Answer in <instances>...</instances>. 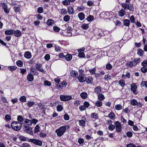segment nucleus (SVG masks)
Masks as SVG:
<instances>
[{
  "mask_svg": "<svg viewBox=\"0 0 147 147\" xmlns=\"http://www.w3.org/2000/svg\"><path fill=\"white\" fill-rule=\"evenodd\" d=\"M17 120L18 121V122L22 123V122L23 121L24 119L22 116L18 115L17 117Z\"/></svg>",
  "mask_w": 147,
  "mask_h": 147,
  "instance_id": "nucleus-37",
  "label": "nucleus"
},
{
  "mask_svg": "<svg viewBox=\"0 0 147 147\" xmlns=\"http://www.w3.org/2000/svg\"><path fill=\"white\" fill-rule=\"evenodd\" d=\"M44 11V9L42 7H39L37 8V12L39 13H42Z\"/></svg>",
  "mask_w": 147,
  "mask_h": 147,
  "instance_id": "nucleus-43",
  "label": "nucleus"
},
{
  "mask_svg": "<svg viewBox=\"0 0 147 147\" xmlns=\"http://www.w3.org/2000/svg\"><path fill=\"white\" fill-rule=\"evenodd\" d=\"M137 86L136 84L133 83L131 85V91L135 94H137L138 92L137 91Z\"/></svg>",
  "mask_w": 147,
  "mask_h": 147,
  "instance_id": "nucleus-9",
  "label": "nucleus"
},
{
  "mask_svg": "<svg viewBox=\"0 0 147 147\" xmlns=\"http://www.w3.org/2000/svg\"><path fill=\"white\" fill-rule=\"evenodd\" d=\"M70 75L74 78H76L78 76V74L77 71L73 70L70 72Z\"/></svg>",
  "mask_w": 147,
  "mask_h": 147,
  "instance_id": "nucleus-13",
  "label": "nucleus"
},
{
  "mask_svg": "<svg viewBox=\"0 0 147 147\" xmlns=\"http://www.w3.org/2000/svg\"><path fill=\"white\" fill-rule=\"evenodd\" d=\"M25 122L28 125L31 126L32 124V121L27 119H26Z\"/></svg>",
  "mask_w": 147,
  "mask_h": 147,
  "instance_id": "nucleus-29",
  "label": "nucleus"
},
{
  "mask_svg": "<svg viewBox=\"0 0 147 147\" xmlns=\"http://www.w3.org/2000/svg\"><path fill=\"white\" fill-rule=\"evenodd\" d=\"M68 12L70 14H73L74 13V11L72 7H69L68 9Z\"/></svg>",
  "mask_w": 147,
  "mask_h": 147,
  "instance_id": "nucleus-22",
  "label": "nucleus"
},
{
  "mask_svg": "<svg viewBox=\"0 0 147 147\" xmlns=\"http://www.w3.org/2000/svg\"><path fill=\"white\" fill-rule=\"evenodd\" d=\"M86 82L87 83L91 84L93 82V79L90 76H88L86 78L84 82Z\"/></svg>",
  "mask_w": 147,
  "mask_h": 147,
  "instance_id": "nucleus-14",
  "label": "nucleus"
},
{
  "mask_svg": "<svg viewBox=\"0 0 147 147\" xmlns=\"http://www.w3.org/2000/svg\"><path fill=\"white\" fill-rule=\"evenodd\" d=\"M108 117L111 119H113L115 118V115L114 113L112 112L109 114Z\"/></svg>",
  "mask_w": 147,
  "mask_h": 147,
  "instance_id": "nucleus-34",
  "label": "nucleus"
},
{
  "mask_svg": "<svg viewBox=\"0 0 147 147\" xmlns=\"http://www.w3.org/2000/svg\"><path fill=\"white\" fill-rule=\"evenodd\" d=\"M79 125L81 126H84L85 124V121L83 120L79 121Z\"/></svg>",
  "mask_w": 147,
  "mask_h": 147,
  "instance_id": "nucleus-39",
  "label": "nucleus"
},
{
  "mask_svg": "<svg viewBox=\"0 0 147 147\" xmlns=\"http://www.w3.org/2000/svg\"><path fill=\"white\" fill-rule=\"evenodd\" d=\"M19 100L21 102H24L26 101V98L25 96H22L20 98Z\"/></svg>",
  "mask_w": 147,
  "mask_h": 147,
  "instance_id": "nucleus-41",
  "label": "nucleus"
},
{
  "mask_svg": "<svg viewBox=\"0 0 147 147\" xmlns=\"http://www.w3.org/2000/svg\"><path fill=\"white\" fill-rule=\"evenodd\" d=\"M67 126L65 125L60 127L59 128L55 130V132L57 135L59 137L61 136L66 130Z\"/></svg>",
  "mask_w": 147,
  "mask_h": 147,
  "instance_id": "nucleus-2",
  "label": "nucleus"
},
{
  "mask_svg": "<svg viewBox=\"0 0 147 147\" xmlns=\"http://www.w3.org/2000/svg\"><path fill=\"white\" fill-rule=\"evenodd\" d=\"M16 64L19 67H21L23 66V63L22 61L18 60L16 62Z\"/></svg>",
  "mask_w": 147,
  "mask_h": 147,
  "instance_id": "nucleus-40",
  "label": "nucleus"
},
{
  "mask_svg": "<svg viewBox=\"0 0 147 147\" xmlns=\"http://www.w3.org/2000/svg\"><path fill=\"white\" fill-rule=\"evenodd\" d=\"M11 127L14 130L18 131L21 129L22 127V123L18 121H13L11 124Z\"/></svg>",
  "mask_w": 147,
  "mask_h": 147,
  "instance_id": "nucleus-1",
  "label": "nucleus"
},
{
  "mask_svg": "<svg viewBox=\"0 0 147 147\" xmlns=\"http://www.w3.org/2000/svg\"><path fill=\"white\" fill-rule=\"evenodd\" d=\"M95 105L97 107H101L102 106V102L101 101L99 100L96 102Z\"/></svg>",
  "mask_w": 147,
  "mask_h": 147,
  "instance_id": "nucleus-32",
  "label": "nucleus"
},
{
  "mask_svg": "<svg viewBox=\"0 0 147 147\" xmlns=\"http://www.w3.org/2000/svg\"><path fill=\"white\" fill-rule=\"evenodd\" d=\"M78 17L81 20H82L85 18V15L83 13L80 12L78 13Z\"/></svg>",
  "mask_w": 147,
  "mask_h": 147,
  "instance_id": "nucleus-21",
  "label": "nucleus"
},
{
  "mask_svg": "<svg viewBox=\"0 0 147 147\" xmlns=\"http://www.w3.org/2000/svg\"><path fill=\"white\" fill-rule=\"evenodd\" d=\"M50 58V56L49 54H46L44 57V59L47 61L49 60Z\"/></svg>",
  "mask_w": 147,
  "mask_h": 147,
  "instance_id": "nucleus-58",
  "label": "nucleus"
},
{
  "mask_svg": "<svg viewBox=\"0 0 147 147\" xmlns=\"http://www.w3.org/2000/svg\"><path fill=\"white\" fill-rule=\"evenodd\" d=\"M60 98L62 101H66L71 100L72 97L71 96L60 95Z\"/></svg>",
  "mask_w": 147,
  "mask_h": 147,
  "instance_id": "nucleus-5",
  "label": "nucleus"
},
{
  "mask_svg": "<svg viewBox=\"0 0 147 147\" xmlns=\"http://www.w3.org/2000/svg\"><path fill=\"white\" fill-rule=\"evenodd\" d=\"M21 147H31V146L25 142L23 143L21 146Z\"/></svg>",
  "mask_w": 147,
  "mask_h": 147,
  "instance_id": "nucleus-52",
  "label": "nucleus"
},
{
  "mask_svg": "<svg viewBox=\"0 0 147 147\" xmlns=\"http://www.w3.org/2000/svg\"><path fill=\"white\" fill-rule=\"evenodd\" d=\"M1 5L6 13L8 14L9 13L10 9L7 8V4L6 3H1Z\"/></svg>",
  "mask_w": 147,
  "mask_h": 147,
  "instance_id": "nucleus-7",
  "label": "nucleus"
},
{
  "mask_svg": "<svg viewBox=\"0 0 147 147\" xmlns=\"http://www.w3.org/2000/svg\"><path fill=\"white\" fill-rule=\"evenodd\" d=\"M27 79L29 81H32L34 79L33 76L31 73L29 74L27 76Z\"/></svg>",
  "mask_w": 147,
  "mask_h": 147,
  "instance_id": "nucleus-19",
  "label": "nucleus"
},
{
  "mask_svg": "<svg viewBox=\"0 0 147 147\" xmlns=\"http://www.w3.org/2000/svg\"><path fill=\"white\" fill-rule=\"evenodd\" d=\"M123 23L124 25L129 26V25L130 21L128 19H125L123 20Z\"/></svg>",
  "mask_w": 147,
  "mask_h": 147,
  "instance_id": "nucleus-25",
  "label": "nucleus"
},
{
  "mask_svg": "<svg viewBox=\"0 0 147 147\" xmlns=\"http://www.w3.org/2000/svg\"><path fill=\"white\" fill-rule=\"evenodd\" d=\"M14 35L16 37H19L22 35V32L21 31L19 30H17L15 31L14 30Z\"/></svg>",
  "mask_w": 147,
  "mask_h": 147,
  "instance_id": "nucleus-16",
  "label": "nucleus"
},
{
  "mask_svg": "<svg viewBox=\"0 0 147 147\" xmlns=\"http://www.w3.org/2000/svg\"><path fill=\"white\" fill-rule=\"evenodd\" d=\"M42 65L40 63H36V68L39 71L45 73V71L43 68H42Z\"/></svg>",
  "mask_w": 147,
  "mask_h": 147,
  "instance_id": "nucleus-10",
  "label": "nucleus"
},
{
  "mask_svg": "<svg viewBox=\"0 0 147 147\" xmlns=\"http://www.w3.org/2000/svg\"><path fill=\"white\" fill-rule=\"evenodd\" d=\"M119 84L122 87H123L125 85V82L123 80H120L119 82Z\"/></svg>",
  "mask_w": 147,
  "mask_h": 147,
  "instance_id": "nucleus-30",
  "label": "nucleus"
},
{
  "mask_svg": "<svg viewBox=\"0 0 147 147\" xmlns=\"http://www.w3.org/2000/svg\"><path fill=\"white\" fill-rule=\"evenodd\" d=\"M67 11L66 9H62L61 10V14L65 15L67 14Z\"/></svg>",
  "mask_w": 147,
  "mask_h": 147,
  "instance_id": "nucleus-51",
  "label": "nucleus"
},
{
  "mask_svg": "<svg viewBox=\"0 0 147 147\" xmlns=\"http://www.w3.org/2000/svg\"><path fill=\"white\" fill-rule=\"evenodd\" d=\"M53 30L56 32H59L60 30L59 28L57 26H54L53 27Z\"/></svg>",
  "mask_w": 147,
  "mask_h": 147,
  "instance_id": "nucleus-61",
  "label": "nucleus"
},
{
  "mask_svg": "<svg viewBox=\"0 0 147 147\" xmlns=\"http://www.w3.org/2000/svg\"><path fill=\"white\" fill-rule=\"evenodd\" d=\"M57 108L58 111H61L62 110L63 107L61 105H59L57 106Z\"/></svg>",
  "mask_w": 147,
  "mask_h": 147,
  "instance_id": "nucleus-54",
  "label": "nucleus"
},
{
  "mask_svg": "<svg viewBox=\"0 0 147 147\" xmlns=\"http://www.w3.org/2000/svg\"><path fill=\"white\" fill-rule=\"evenodd\" d=\"M127 136L129 138H131L133 135V134L131 131H128L126 133Z\"/></svg>",
  "mask_w": 147,
  "mask_h": 147,
  "instance_id": "nucleus-63",
  "label": "nucleus"
},
{
  "mask_svg": "<svg viewBox=\"0 0 147 147\" xmlns=\"http://www.w3.org/2000/svg\"><path fill=\"white\" fill-rule=\"evenodd\" d=\"M44 84L45 85L48 86H50L51 85V82L47 80H45L44 81Z\"/></svg>",
  "mask_w": 147,
  "mask_h": 147,
  "instance_id": "nucleus-49",
  "label": "nucleus"
},
{
  "mask_svg": "<svg viewBox=\"0 0 147 147\" xmlns=\"http://www.w3.org/2000/svg\"><path fill=\"white\" fill-rule=\"evenodd\" d=\"M19 138L22 141H25L26 140V137L22 136H20L19 137Z\"/></svg>",
  "mask_w": 147,
  "mask_h": 147,
  "instance_id": "nucleus-55",
  "label": "nucleus"
},
{
  "mask_svg": "<svg viewBox=\"0 0 147 147\" xmlns=\"http://www.w3.org/2000/svg\"><path fill=\"white\" fill-rule=\"evenodd\" d=\"M125 14V11L124 9H122L119 11V16H123Z\"/></svg>",
  "mask_w": 147,
  "mask_h": 147,
  "instance_id": "nucleus-20",
  "label": "nucleus"
},
{
  "mask_svg": "<svg viewBox=\"0 0 147 147\" xmlns=\"http://www.w3.org/2000/svg\"><path fill=\"white\" fill-rule=\"evenodd\" d=\"M5 120L7 121H9L11 119L10 115L9 114H6L5 116Z\"/></svg>",
  "mask_w": 147,
  "mask_h": 147,
  "instance_id": "nucleus-42",
  "label": "nucleus"
},
{
  "mask_svg": "<svg viewBox=\"0 0 147 147\" xmlns=\"http://www.w3.org/2000/svg\"><path fill=\"white\" fill-rule=\"evenodd\" d=\"M126 65L127 67H132L136 66V64L135 63V62L133 61L127 62L126 63Z\"/></svg>",
  "mask_w": 147,
  "mask_h": 147,
  "instance_id": "nucleus-12",
  "label": "nucleus"
},
{
  "mask_svg": "<svg viewBox=\"0 0 147 147\" xmlns=\"http://www.w3.org/2000/svg\"><path fill=\"white\" fill-rule=\"evenodd\" d=\"M98 98L99 100L102 101L105 99V97L103 94L100 93L98 95Z\"/></svg>",
  "mask_w": 147,
  "mask_h": 147,
  "instance_id": "nucleus-28",
  "label": "nucleus"
},
{
  "mask_svg": "<svg viewBox=\"0 0 147 147\" xmlns=\"http://www.w3.org/2000/svg\"><path fill=\"white\" fill-rule=\"evenodd\" d=\"M102 91V88L100 86L96 87L94 90V92L96 94H98L101 92Z\"/></svg>",
  "mask_w": 147,
  "mask_h": 147,
  "instance_id": "nucleus-17",
  "label": "nucleus"
},
{
  "mask_svg": "<svg viewBox=\"0 0 147 147\" xmlns=\"http://www.w3.org/2000/svg\"><path fill=\"white\" fill-rule=\"evenodd\" d=\"M24 56L25 58L27 59H30L32 55L30 52L27 51L25 52Z\"/></svg>",
  "mask_w": 147,
  "mask_h": 147,
  "instance_id": "nucleus-15",
  "label": "nucleus"
},
{
  "mask_svg": "<svg viewBox=\"0 0 147 147\" xmlns=\"http://www.w3.org/2000/svg\"><path fill=\"white\" fill-rule=\"evenodd\" d=\"M80 96L82 99H85L87 98L88 94L86 92H83L80 94Z\"/></svg>",
  "mask_w": 147,
  "mask_h": 147,
  "instance_id": "nucleus-24",
  "label": "nucleus"
},
{
  "mask_svg": "<svg viewBox=\"0 0 147 147\" xmlns=\"http://www.w3.org/2000/svg\"><path fill=\"white\" fill-rule=\"evenodd\" d=\"M14 33V30L13 29H9L6 30L5 32V33L6 35L13 34Z\"/></svg>",
  "mask_w": 147,
  "mask_h": 147,
  "instance_id": "nucleus-18",
  "label": "nucleus"
},
{
  "mask_svg": "<svg viewBox=\"0 0 147 147\" xmlns=\"http://www.w3.org/2000/svg\"><path fill=\"white\" fill-rule=\"evenodd\" d=\"M116 127V131L118 132H120L121 131V127L120 123L118 121L115 122V124Z\"/></svg>",
  "mask_w": 147,
  "mask_h": 147,
  "instance_id": "nucleus-8",
  "label": "nucleus"
},
{
  "mask_svg": "<svg viewBox=\"0 0 147 147\" xmlns=\"http://www.w3.org/2000/svg\"><path fill=\"white\" fill-rule=\"evenodd\" d=\"M144 51L141 49H139L138 50L137 54L140 56L143 55Z\"/></svg>",
  "mask_w": 147,
  "mask_h": 147,
  "instance_id": "nucleus-31",
  "label": "nucleus"
},
{
  "mask_svg": "<svg viewBox=\"0 0 147 147\" xmlns=\"http://www.w3.org/2000/svg\"><path fill=\"white\" fill-rule=\"evenodd\" d=\"M40 127L39 126L37 125H36L34 128V133H36L40 131Z\"/></svg>",
  "mask_w": 147,
  "mask_h": 147,
  "instance_id": "nucleus-27",
  "label": "nucleus"
},
{
  "mask_svg": "<svg viewBox=\"0 0 147 147\" xmlns=\"http://www.w3.org/2000/svg\"><path fill=\"white\" fill-rule=\"evenodd\" d=\"M17 68L16 66H10L8 67L9 69L11 71H13L16 69Z\"/></svg>",
  "mask_w": 147,
  "mask_h": 147,
  "instance_id": "nucleus-62",
  "label": "nucleus"
},
{
  "mask_svg": "<svg viewBox=\"0 0 147 147\" xmlns=\"http://www.w3.org/2000/svg\"><path fill=\"white\" fill-rule=\"evenodd\" d=\"M63 4L65 5H67L70 4V2L68 0H65L62 2Z\"/></svg>",
  "mask_w": 147,
  "mask_h": 147,
  "instance_id": "nucleus-47",
  "label": "nucleus"
},
{
  "mask_svg": "<svg viewBox=\"0 0 147 147\" xmlns=\"http://www.w3.org/2000/svg\"><path fill=\"white\" fill-rule=\"evenodd\" d=\"M70 19V16H69L67 15H65L63 19L64 21L67 22Z\"/></svg>",
  "mask_w": 147,
  "mask_h": 147,
  "instance_id": "nucleus-44",
  "label": "nucleus"
},
{
  "mask_svg": "<svg viewBox=\"0 0 147 147\" xmlns=\"http://www.w3.org/2000/svg\"><path fill=\"white\" fill-rule=\"evenodd\" d=\"M94 19V17L93 16L90 15L86 20H87L89 22H91Z\"/></svg>",
  "mask_w": 147,
  "mask_h": 147,
  "instance_id": "nucleus-38",
  "label": "nucleus"
},
{
  "mask_svg": "<svg viewBox=\"0 0 147 147\" xmlns=\"http://www.w3.org/2000/svg\"><path fill=\"white\" fill-rule=\"evenodd\" d=\"M84 74H80L79 76H78V79L79 81L81 82H84Z\"/></svg>",
  "mask_w": 147,
  "mask_h": 147,
  "instance_id": "nucleus-11",
  "label": "nucleus"
},
{
  "mask_svg": "<svg viewBox=\"0 0 147 147\" xmlns=\"http://www.w3.org/2000/svg\"><path fill=\"white\" fill-rule=\"evenodd\" d=\"M135 63L136 64V65L137 64L139 63L140 61V59L139 58H134L133 60Z\"/></svg>",
  "mask_w": 147,
  "mask_h": 147,
  "instance_id": "nucleus-50",
  "label": "nucleus"
},
{
  "mask_svg": "<svg viewBox=\"0 0 147 147\" xmlns=\"http://www.w3.org/2000/svg\"><path fill=\"white\" fill-rule=\"evenodd\" d=\"M115 126L111 124L109 125L108 127V129L109 130L113 131L115 129Z\"/></svg>",
  "mask_w": 147,
  "mask_h": 147,
  "instance_id": "nucleus-45",
  "label": "nucleus"
},
{
  "mask_svg": "<svg viewBox=\"0 0 147 147\" xmlns=\"http://www.w3.org/2000/svg\"><path fill=\"white\" fill-rule=\"evenodd\" d=\"M66 59L68 61H70L72 59V56L71 54H67L65 56Z\"/></svg>",
  "mask_w": 147,
  "mask_h": 147,
  "instance_id": "nucleus-23",
  "label": "nucleus"
},
{
  "mask_svg": "<svg viewBox=\"0 0 147 147\" xmlns=\"http://www.w3.org/2000/svg\"><path fill=\"white\" fill-rule=\"evenodd\" d=\"M63 118L65 120H68L69 119V116L67 113L65 114L63 116Z\"/></svg>",
  "mask_w": 147,
  "mask_h": 147,
  "instance_id": "nucleus-53",
  "label": "nucleus"
},
{
  "mask_svg": "<svg viewBox=\"0 0 147 147\" xmlns=\"http://www.w3.org/2000/svg\"><path fill=\"white\" fill-rule=\"evenodd\" d=\"M24 131H25L26 133L29 134L31 135H33V133L32 131V129L31 127L24 126Z\"/></svg>",
  "mask_w": 147,
  "mask_h": 147,
  "instance_id": "nucleus-6",
  "label": "nucleus"
},
{
  "mask_svg": "<svg viewBox=\"0 0 147 147\" xmlns=\"http://www.w3.org/2000/svg\"><path fill=\"white\" fill-rule=\"evenodd\" d=\"M130 20L132 23H134L135 20L133 16H132L130 17Z\"/></svg>",
  "mask_w": 147,
  "mask_h": 147,
  "instance_id": "nucleus-60",
  "label": "nucleus"
},
{
  "mask_svg": "<svg viewBox=\"0 0 147 147\" xmlns=\"http://www.w3.org/2000/svg\"><path fill=\"white\" fill-rule=\"evenodd\" d=\"M106 67L107 69L110 70L112 69V66L111 64L109 63L106 65Z\"/></svg>",
  "mask_w": 147,
  "mask_h": 147,
  "instance_id": "nucleus-56",
  "label": "nucleus"
},
{
  "mask_svg": "<svg viewBox=\"0 0 147 147\" xmlns=\"http://www.w3.org/2000/svg\"><path fill=\"white\" fill-rule=\"evenodd\" d=\"M143 67H147V60H144L141 63Z\"/></svg>",
  "mask_w": 147,
  "mask_h": 147,
  "instance_id": "nucleus-57",
  "label": "nucleus"
},
{
  "mask_svg": "<svg viewBox=\"0 0 147 147\" xmlns=\"http://www.w3.org/2000/svg\"><path fill=\"white\" fill-rule=\"evenodd\" d=\"M84 105L85 108H88L90 106V104L87 101H85L84 103Z\"/></svg>",
  "mask_w": 147,
  "mask_h": 147,
  "instance_id": "nucleus-64",
  "label": "nucleus"
},
{
  "mask_svg": "<svg viewBox=\"0 0 147 147\" xmlns=\"http://www.w3.org/2000/svg\"><path fill=\"white\" fill-rule=\"evenodd\" d=\"M121 5L125 10L128 9L130 11L132 12L134 10V6L130 3H123L121 4Z\"/></svg>",
  "mask_w": 147,
  "mask_h": 147,
  "instance_id": "nucleus-3",
  "label": "nucleus"
},
{
  "mask_svg": "<svg viewBox=\"0 0 147 147\" xmlns=\"http://www.w3.org/2000/svg\"><path fill=\"white\" fill-rule=\"evenodd\" d=\"M28 141L37 145L40 146H41L42 145V142L40 140L34 139H29Z\"/></svg>",
  "mask_w": 147,
  "mask_h": 147,
  "instance_id": "nucleus-4",
  "label": "nucleus"
},
{
  "mask_svg": "<svg viewBox=\"0 0 147 147\" xmlns=\"http://www.w3.org/2000/svg\"><path fill=\"white\" fill-rule=\"evenodd\" d=\"M141 70L142 73H145L147 72V68L146 67H143L141 68Z\"/></svg>",
  "mask_w": 147,
  "mask_h": 147,
  "instance_id": "nucleus-48",
  "label": "nucleus"
},
{
  "mask_svg": "<svg viewBox=\"0 0 147 147\" xmlns=\"http://www.w3.org/2000/svg\"><path fill=\"white\" fill-rule=\"evenodd\" d=\"M131 104L133 106H136L137 105V101L134 99H132L130 102Z\"/></svg>",
  "mask_w": 147,
  "mask_h": 147,
  "instance_id": "nucleus-35",
  "label": "nucleus"
},
{
  "mask_svg": "<svg viewBox=\"0 0 147 147\" xmlns=\"http://www.w3.org/2000/svg\"><path fill=\"white\" fill-rule=\"evenodd\" d=\"M104 79L106 80H111V76L107 74L105 76Z\"/></svg>",
  "mask_w": 147,
  "mask_h": 147,
  "instance_id": "nucleus-59",
  "label": "nucleus"
},
{
  "mask_svg": "<svg viewBox=\"0 0 147 147\" xmlns=\"http://www.w3.org/2000/svg\"><path fill=\"white\" fill-rule=\"evenodd\" d=\"M81 27L84 30H86L88 28L89 26L88 24L84 23L82 25Z\"/></svg>",
  "mask_w": 147,
  "mask_h": 147,
  "instance_id": "nucleus-33",
  "label": "nucleus"
},
{
  "mask_svg": "<svg viewBox=\"0 0 147 147\" xmlns=\"http://www.w3.org/2000/svg\"><path fill=\"white\" fill-rule=\"evenodd\" d=\"M91 117L92 118L95 119H96L98 118V115L95 113H92L91 115Z\"/></svg>",
  "mask_w": 147,
  "mask_h": 147,
  "instance_id": "nucleus-36",
  "label": "nucleus"
},
{
  "mask_svg": "<svg viewBox=\"0 0 147 147\" xmlns=\"http://www.w3.org/2000/svg\"><path fill=\"white\" fill-rule=\"evenodd\" d=\"M115 108L116 110H120L122 109V106L120 104H118L115 106Z\"/></svg>",
  "mask_w": 147,
  "mask_h": 147,
  "instance_id": "nucleus-46",
  "label": "nucleus"
},
{
  "mask_svg": "<svg viewBox=\"0 0 147 147\" xmlns=\"http://www.w3.org/2000/svg\"><path fill=\"white\" fill-rule=\"evenodd\" d=\"M54 22L53 20L50 19H48L47 22V24L48 26H52L54 24Z\"/></svg>",
  "mask_w": 147,
  "mask_h": 147,
  "instance_id": "nucleus-26",
  "label": "nucleus"
}]
</instances>
